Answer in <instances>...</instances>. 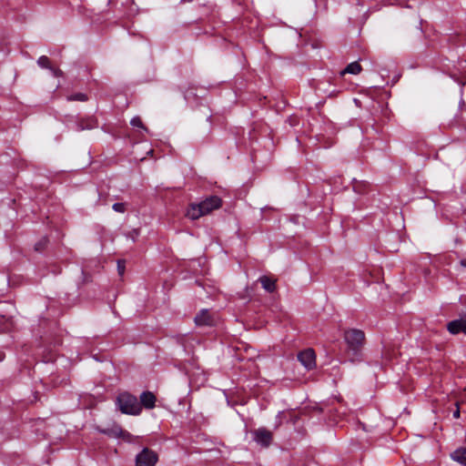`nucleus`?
<instances>
[{"instance_id": "nucleus-1", "label": "nucleus", "mask_w": 466, "mask_h": 466, "mask_svg": "<svg viewBox=\"0 0 466 466\" xmlns=\"http://www.w3.org/2000/svg\"><path fill=\"white\" fill-rule=\"evenodd\" d=\"M222 205L221 199L217 196H211L199 203H192L188 206L186 217L192 220L198 219L213 210L218 209Z\"/></svg>"}, {"instance_id": "nucleus-2", "label": "nucleus", "mask_w": 466, "mask_h": 466, "mask_svg": "<svg viewBox=\"0 0 466 466\" xmlns=\"http://www.w3.org/2000/svg\"><path fill=\"white\" fill-rule=\"evenodd\" d=\"M116 404L121 412L125 414L138 415L142 410L137 399L127 392L119 394L116 399Z\"/></svg>"}, {"instance_id": "nucleus-3", "label": "nucleus", "mask_w": 466, "mask_h": 466, "mask_svg": "<svg viewBox=\"0 0 466 466\" xmlns=\"http://www.w3.org/2000/svg\"><path fill=\"white\" fill-rule=\"evenodd\" d=\"M344 339L348 347L354 351L359 350L364 344L365 335L360 329H351L345 331Z\"/></svg>"}, {"instance_id": "nucleus-4", "label": "nucleus", "mask_w": 466, "mask_h": 466, "mask_svg": "<svg viewBox=\"0 0 466 466\" xmlns=\"http://www.w3.org/2000/svg\"><path fill=\"white\" fill-rule=\"evenodd\" d=\"M194 321L199 327H212L217 324V317L208 309H201L195 317Z\"/></svg>"}, {"instance_id": "nucleus-5", "label": "nucleus", "mask_w": 466, "mask_h": 466, "mask_svg": "<svg viewBox=\"0 0 466 466\" xmlns=\"http://www.w3.org/2000/svg\"><path fill=\"white\" fill-rule=\"evenodd\" d=\"M157 461V454L154 451H149L148 449H144L137 456L136 466H154Z\"/></svg>"}, {"instance_id": "nucleus-6", "label": "nucleus", "mask_w": 466, "mask_h": 466, "mask_svg": "<svg viewBox=\"0 0 466 466\" xmlns=\"http://www.w3.org/2000/svg\"><path fill=\"white\" fill-rule=\"evenodd\" d=\"M298 358L301 364L309 370L314 368L316 365L315 353L311 349L303 350L299 354Z\"/></svg>"}, {"instance_id": "nucleus-7", "label": "nucleus", "mask_w": 466, "mask_h": 466, "mask_svg": "<svg viewBox=\"0 0 466 466\" xmlns=\"http://www.w3.org/2000/svg\"><path fill=\"white\" fill-rule=\"evenodd\" d=\"M255 440L258 443L267 447L272 441V433L266 429H258L255 431Z\"/></svg>"}, {"instance_id": "nucleus-8", "label": "nucleus", "mask_w": 466, "mask_h": 466, "mask_svg": "<svg viewBox=\"0 0 466 466\" xmlns=\"http://www.w3.org/2000/svg\"><path fill=\"white\" fill-rule=\"evenodd\" d=\"M447 329L451 334H458L459 332L466 334V318L450 322Z\"/></svg>"}, {"instance_id": "nucleus-9", "label": "nucleus", "mask_w": 466, "mask_h": 466, "mask_svg": "<svg viewBox=\"0 0 466 466\" xmlns=\"http://www.w3.org/2000/svg\"><path fill=\"white\" fill-rule=\"evenodd\" d=\"M157 398L151 391H144L140 395V405L146 409H153L156 404Z\"/></svg>"}, {"instance_id": "nucleus-10", "label": "nucleus", "mask_w": 466, "mask_h": 466, "mask_svg": "<svg viewBox=\"0 0 466 466\" xmlns=\"http://www.w3.org/2000/svg\"><path fill=\"white\" fill-rule=\"evenodd\" d=\"M259 282L261 283L263 289L268 292H274L276 289V279L269 278L268 276H262L259 278Z\"/></svg>"}, {"instance_id": "nucleus-11", "label": "nucleus", "mask_w": 466, "mask_h": 466, "mask_svg": "<svg viewBox=\"0 0 466 466\" xmlns=\"http://www.w3.org/2000/svg\"><path fill=\"white\" fill-rule=\"evenodd\" d=\"M37 64L39 65V66H41L43 68H48L51 71H53L55 76H60L62 73L59 69H56V68H54L51 66L50 60L46 56H40L37 60Z\"/></svg>"}, {"instance_id": "nucleus-12", "label": "nucleus", "mask_w": 466, "mask_h": 466, "mask_svg": "<svg viewBox=\"0 0 466 466\" xmlns=\"http://www.w3.org/2000/svg\"><path fill=\"white\" fill-rule=\"evenodd\" d=\"M361 66L358 62H352L346 66V68L341 72V75L345 74H352L358 75L361 72Z\"/></svg>"}, {"instance_id": "nucleus-13", "label": "nucleus", "mask_w": 466, "mask_h": 466, "mask_svg": "<svg viewBox=\"0 0 466 466\" xmlns=\"http://www.w3.org/2000/svg\"><path fill=\"white\" fill-rule=\"evenodd\" d=\"M451 458L460 462L461 464H463L466 466V448L464 449H458L456 450L452 454Z\"/></svg>"}, {"instance_id": "nucleus-14", "label": "nucleus", "mask_w": 466, "mask_h": 466, "mask_svg": "<svg viewBox=\"0 0 466 466\" xmlns=\"http://www.w3.org/2000/svg\"><path fill=\"white\" fill-rule=\"evenodd\" d=\"M131 126L136 127H140L145 131H147V128L143 125L142 120L139 116H135L130 121Z\"/></svg>"}, {"instance_id": "nucleus-15", "label": "nucleus", "mask_w": 466, "mask_h": 466, "mask_svg": "<svg viewBox=\"0 0 466 466\" xmlns=\"http://www.w3.org/2000/svg\"><path fill=\"white\" fill-rule=\"evenodd\" d=\"M69 101H86L87 96L83 93H77L67 97Z\"/></svg>"}, {"instance_id": "nucleus-16", "label": "nucleus", "mask_w": 466, "mask_h": 466, "mask_svg": "<svg viewBox=\"0 0 466 466\" xmlns=\"http://www.w3.org/2000/svg\"><path fill=\"white\" fill-rule=\"evenodd\" d=\"M112 208L116 212L124 213L126 211V205L124 203H115Z\"/></svg>"}, {"instance_id": "nucleus-17", "label": "nucleus", "mask_w": 466, "mask_h": 466, "mask_svg": "<svg viewBox=\"0 0 466 466\" xmlns=\"http://www.w3.org/2000/svg\"><path fill=\"white\" fill-rule=\"evenodd\" d=\"M117 271L120 276H122L125 272V261L118 260L117 261Z\"/></svg>"}, {"instance_id": "nucleus-18", "label": "nucleus", "mask_w": 466, "mask_h": 466, "mask_svg": "<svg viewBox=\"0 0 466 466\" xmlns=\"http://www.w3.org/2000/svg\"><path fill=\"white\" fill-rule=\"evenodd\" d=\"M459 405H460L459 402H456L457 409H456V410L453 413V417L456 418V419L460 418Z\"/></svg>"}, {"instance_id": "nucleus-19", "label": "nucleus", "mask_w": 466, "mask_h": 466, "mask_svg": "<svg viewBox=\"0 0 466 466\" xmlns=\"http://www.w3.org/2000/svg\"><path fill=\"white\" fill-rule=\"evenodd\" d=\"M96 123L95 121H91V122L86 126V127H87V128H93V127L96 126Z\"/></svg>"}, {"instance_id": "nucleus-20", "label": "nucleus", "mask_w": 466, "mask_h": 466, "mask_svg": "<svg viewBox=\"0 0 466 466\" xmlns=\"http://www.w3.org/2000/svg\"><path fill=\"white\" fill-rule=\"evenodd\" d=\"M461 265L466 267V258L461 261Z\"/></svg>"}, {"instance_id": "nucleus-21", "label": "nucleus", "mask_w": 466, "mask_h": 466, "mask_svg": "<svg viewBox=\"0 0 466 466\" xmlns=\"http://www.w3.org/2000/svg\"><path fill=\"white\" fill-rule=\"evenodd\" d=\"M79 127H80V129H81V130H83V129H85V128H86L82 124H80V125H79Z\"/></svg>"}, {"instance_id": "nucleus-22", "label": "nucleus", "mask_w": 466, "mask_h": 466, "mask_svg": "<svg viewBox=\"0 0 466 466\" xmlns=\"http://www.w3.org/2000/svg\"><path fill=\"white\" fill-rule=\"evenodd\" d=\"M134 234H135V236H137V235H138V231H137V230H135V231H134Z\"/></svg>"}]
</instances>
